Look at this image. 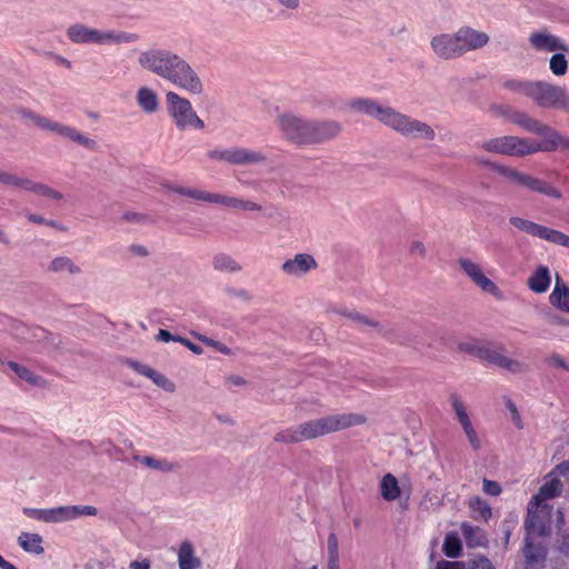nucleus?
Instances as JSON below:
<instances>
[{
  "instance_id": "obj_1",
  "label": "nucleus",
  "mask_w": 569,
  "mask_h": 569,
  "mask_svg": "<svg viewBox=\"0 0 569 569\" xmlns=\"http://www.w3.org/2000/svg\"><path fill=\"white\" fill-rule=\"evenodd\" d=\"M138 66L153 73L189 94H202L204 87L201 78L190 63L176 52L151 47L139 52Z\"/></svg>"
},
{
  "instance_id": "obj_2",
  "label": "nucleus",
  "mask_w": 569,
  "mask_h": 569,
  "mask_svg": "<svg viewBox=\"0 0 569 569\" xmlns=\"http://www.w3.org/2000/svg\"><path fill=\"white\" fill-rule=\"evenodd\" d=\"M276 124L281 138L298 148L329 143L342 132L337 120L307 118L291 111L278 114Z\"/></svg>"
},
{
  "instance_id": "obj_3",
  "label": "nucleus",
  "mask_w": 569,
  "mask_h": 569,
  "mask_svg": "<svg viewBox=\"0 0 569 569\" xmlns=\"http://www.w3.org/2000/svg\"><path fill=\"white\" fill-rule=\"evenodd\" d=\"M349 107L357 112L376 119L405 138L428 142L436 139V131L429 123L402 113L390 106L382 104L375 99L356 98L349 102Z\"/></svg>"
},
{
  "instance_id": "obj_4",
  "label": "nucleus",
  "mask_w": 569,
  "mask_h": 569,
  "mask_svg": "<svg viewBox=\"0 0 569 569\" xmlns=\"http://www.w3.org/2000/svg\"><path fill=\"white\" fill-rule=\"evenodd\" d=\"M507 91L527 98L541 109H557L569 112V92L566 87L545 80L509 78L501 82Z\"/></svg>"
},
{
  "instance_id": "obj_5",
  "label": "nucleus",
  "mask_w": 569,
  "mask_h": 569,
  "mask_svg": "<svg viewBox=\"0 0 569 569\" xmlns=\"http://www.w3.org/2000/svg\"><path fill=\"white\" fill-rule=\"evenodd\" d=\"M363 422L365 418L355 413L327 416L281 430L276 433L274 441L282 443H297L347 429L352 426L361 425Z\"/></svg>"
},
{
  "instance_id": "obj_6",
  "label": "nucleus",
  "mask_w": 569,
  "mask_h": 569,
  "mask_svg": "<svg viewBox=\"0 0 569 569\" xmlns=\"http://www.w3.org/2000/svg\"><path fill=\"white\" fill-rule=\"evenodd\" d=\"M68 39L76 44L112 46L134 43L140 36L134 32L119 31L114 29L100 30L90 28L83 23H73L67 29Z\"/></svg>"
},
{
  "instance_id": "obj_7",
  "label": "nucleus",
  "mask_w": 569,
  "mask_h": 569,
  "mask_svg": "<svg viewBox=\"0 0 569 569\" xmlns=\"http://www.w3.org/2000/svg\"><path fill=\"white\" fill-rule=\"evenodd\" d=\"M459 349L511 373H520L527 369L525 363L505 356L500 346L489 342L466 341L459 343Z\"/></svg>"
},
{
  "instance_id": "obj_8",
  "label": "nucleus",
  "mask_w": 569,
  "mask_h": 569,
  "mask_svg": "<svg viewBox=\"0 0 569 569\" xmlns=\"http://www.w3.org/2000/svg\"><path fill=\"white\" fill-rule=\"evenodd\" d=\"M207 157L212 161L236 167L266 164L268 161L264 152L238 146L211 149L207 151Z\"/></svg>"
},
{
  "instance_id": "obj_9",
  "label": "nucleus",
  "mask_w": 569,
  "mask_h": 569,
  "mask_svg": "<svg viewBox=\"0 0 569 569\" xmlns=\"http://www.w3.org/2000/svg\"><path fill=\"white\" fill-rule=\"evenodd\" d=\"M166 101L168 113L179 131H184L189 128L198 130L204 128L203 120L198 117L187 98L181 97L177 92L169 91L166 93Z\"/></svg>"
},
{
  "instance_id": "obj_10",
  "label": "nucleus",
  "mask_w": 569,
  "mask_h": 569,
  "mask_svg": "<svg viewBox=\"0 0 569 569\" xmlns=\"http://www.w3.org/2000/svg\"><path fill=\"white\" fill-rule=\"evenodd\" d=\"M497 169L499 170V176L503 177L508 183L512 186L553 199H560L562 197L561 192L555 186L538 177L511 167H499Z\"/></svg>"
},
{
  "instance_id": "obj_11",
  "label": "nucleus",
  "mask_w": 569,
  "mask_h": 569,
  "mask_svg": "<svg viewBox=\"0 0 569 569\" xmlns=\"http://www.w3.org/2000/svg\"><path fill=\"white\" fill-rule=\"evenodd\" d=\"M497 169L499 170V176L503 177L508 183L512 186L553 199H560L562 197L561 192L555 186L538 177L511 167H499Z\"/></svg>"
},
{
  "instance_id": "obj_12",
  "label": "nucleus",
  "mask_w": 569,
  "mask_h": 569,
  "mask_svg": "<svg viewBox=\"0 0 569 569\" xmlns=\"http://www.w3.org/2000/svg\"><path fill=\"white\" fill-rule=\"evenodd\" d=\"M481 149L487 152L498 153L509 157H525L538 152V147L531 143L529 138L517 136H502L491 138L481 143Z\"/></svg>"
},
{
  "instance_id": "obj_13",
  "label": "nucleus",
  "mask_w": 569,
  "mask_h": 569,
  "mask_svg": "<svg viewBox=\"0 0 569 569\" xmlns=\"http://www.w3.org/2000/svg\"><path fill=\"white\" fill-rule=\"evenodd\" d=\"M552 506L541 505L538 507L533 501L528 505V512L525 519V528L528 536H548L551 533Z\"/></svg>"
},
{
  "instance_id": "obj_14",
  "label": "nucleus",
  "mask_w": 569,
  "mask_h": 569,
  "mask_svg": "<svg viewBox=\"0 0 569 569\" xmlns=\"http://www.w3.org/2000/svg\"><path fill=\"white\" fill-rule=\"evenodd\" d=\"M318 268L316 258L306 252L296 253L292 258L284 260L280 267L283 274L291 278H303Z\"/></svg>"
},
{
  "instance_id": "obj_15",
  "label": "nucleus",
  "mask_w": 569,
  "mask_h": 569,
  "mask_svg": "<svg viewBox=\"0 0 569 569\" xmlns=\"http://www.w3.org/2000/svg\"><path fill=\"white\" fill-rule=\"evenodd\" d=\"M523 130L530 133H535L545 138L542 142H537L531 139V143L538 147V152H551L555 151L556 141L559 139V132L551 127L542 123L541 121L529 116L527 119Z\"/></svg>"
},
{
  "instance_id": "obj_16",
  "label": "nucleus",
  "mask_w": 569,
  "mask_h": 569,
  "mask_svg": "<svg viewBox=\"0 0 569 569\" xmlns=\"http://www.w3.org/2000/svg\"><path fill=\"white\" fill-rule=\"evenodd\" d=\"M430 47L435 56L441 60H453L461 57L456 32L433 36Z\"/></svg>"
},
{
  "instance_id": "obj_17",
  "label": "nucleus",
  "mask_w": 569,
  "mask_h": 569,
  "mask_svg": "<svg viewBox=\"0 0 569 569\" xmlns=\"http://www.w3.org/2000/svg\"><path fill=\"white\" fill-rule=\"evenodd\" d=\"M461 57L469 51H476L486 47L489 36L469 26H463L456 31Z\"/></svg>"
},
{
  "instance_id": "obj_18",
  "label": "nucleus",
  "mask_w": 569,
  "mask_h": 569,
  "mask_svg": "<svg viewBox=\"0 0 569 569\" xmlns=\"http://www.w3.org/2000/svg\"><path fill=\"white\" fill-rule=\"evenodd\" d=\"M458 264L463 270V272L471 279V281L476 286H478L483 292L490 293L495 297H498L500 295L498 286L483 274L479 264L467 258H460L458 260Z\"/></svg>"
},
{
  "instance_id": "obj_19",
  "label": "nucleus",
  "mask_w": 569,
  "mask_h": 569,
  "mask_svg": "<svg viewBox=\"0 0 569 569\" xmlns=\"http://www.w3.org/2000/svg\"><path fill=\"white\" fill-rule=\"evenodd\" d=\"M509 222L511 226H513L515 228L519 229L522 232L543 239L555 244H557L558 238L560 237L561 232L519 217H511L509 219Z\"/></svg>"
},
{
  "instance_id": "obj_20",
  "label": "nucleus",
  "mask_w": 569,
  "mask_h": 569,
  "mask_svg": "<svg viewBox=\"0 0 569 569\" xmlns=\"http://www.w3.org/2000/svg\"><path fill=\"white\" fill-rule=\"evenodd\" d=\"M529 43L537 51H548V52H568L569 47L558 37L549 33L547 30H540L532 32L529 36Z\"/></svg>"
},
{
  "instance_id": "obj_21",
  "label": "nucleus",
  "mask_w": 569,
  "mask_h": 569,
  "mask_svg": "<svg viewBox=\"0 0 569 569\" xmlns=\"http://www.w3.org/2000/svg\"><path fill=\"white\" fill-rule=\"evenodd\" d=\"M452 408L456 412L457 419L461 423L463 431L473 449L480 448V440L475 431L471 420L467 413L466 407L458 395L452 393L450 396Z\"/></svg>"
},
{
  "instance_id": "obj_22",
  "label": "nucleus",
  "mask_w": 569,
  "mask_h": 569,
  "mask_svg": "<svg viewBox=\"0 0 569 569\" xmlns=\"http://www.w3.org/2000/svg\"><path fill=\"white\" fill-rule=\"evenodd\" d=\"M123 363L126 366L130 367L137 373L144 376V377L149 378L150 380H152L158 387H161L168 391L173 390V388H174L173 383L171 381H169V379L166 376L157 372L151 367L143 365L139 361H136L133 359H129V358L124 359Z\"/></svg>"
},
{
  "instance_id": "obj_23",
  "label": "nucleus",
  "mask_w": 569,
  "mask_h": 569,
  "mask_svg": "<svg viewBox=\"0 0 569 569\" xmlns=\"http://www.w3.org/2000/svg\"><path fill=\"white\" fill-rule=\"evenodd\" d=\"M52 132H56L57 134L69 139L90 151H96L98 149V143L96 140L87 137L72 127L57 122Z\"/></svg>"
},
{
  "instance_id": "obj_24",
  "label": "nucleus",
  "mask_w": 569,
  "mask_h": 569,
  "mask_svg": "<svg viewBox=\"0 0 569 569\" xmlns=\"http://www.w3.org/2000/svg\"><path fill=\"white\" fill-rule=\"evenodd\" d=\"M562 491V483L558 477H546L545 483L540 487L537 495H535L530 501H533L538 507L547 505L546 501L559 497Z\"/></svg>"
},
{
  "instance_id": "obj_25",
  "label": "nucleus",
  "mask_w": 569,
  "mask_h": 569,
  "mask_svg": "<svg viewBox=\"0 0 569 569\" xmlns=\"http://www.w3.org/2000/svg\"><path fill=\"white\" fill-rule=\"evenodd\" d=\"M74 508L57 507L52 509H29L26 512L46 522H58L72 519Z\"/></svg>"
},
{
  "instance_id": "obj_26",
  "label": "nucleus",
  "mask_w": 569,
  "mask_h": 569,
  "mask_svg": "<svg viewBox=\"0 0 569 569\" xmlns=\"http://www.w3.org/2000/svg\"><path fill=\"white\" fill-rule=\"evenodd\" d=\"M551 283V277L548 267L538 266L532 274L528 278L527 284L535 293L546 292Z\"/></svg>"
},
{
  "instance_id": "obj_27",
  "label": "nucleus",
  "mask_w": 569,
  "mask_h": 569,
  "mask_svg": "<svg viewBox=\"0 0 569 569\" xmlns=\"http://www.w3.org/2000/svg\"><path fill=\"white\" fill-rule=\"evenodd\" d=\"M136 101L140 109L148 114L154 113L159 109L158 94L149 87H141L138 89Z\"/></svg>"
},
{
  "instance_id": "obj_28",
  "label": "nucleus",
  "mask_w": 569,
  "mask_h": 569,
  "mask_svg": "<svg viewBox=\"0 0 569 569\" xmlns=\"http://www.w3.org/2000/svg\"><path fill=\"white\" fill-rule=\"evenodd\" d=\"M48 271L53 273H67L78 276L82 273V269L71 258L67 256H58L48 264Z\"/></svg>"
},
{
  "instance_id": "obj_29",
  "label": "nucleus",
  "mask_w": 569,
  "mask_h": 569,
  "mask_svg": "<svg viewBox=\"0 0 569 569\" xmlns=\"http://www.w3.org/2000/svg\"><path fill=\"white\" fill-rule=\"evenodd\" d=\"M178 563L180 569L200 568L201 560L194 555V549L190 541L181 542L178 551Z\"/></svg>"
},
{
  "instance_id": "obj_30",
  "label": "nucleus",
  "mask_w": 569,
  "mask_h": 569,
  "mask_svg": "<svg viewBox=\"0 0 569 569\" xmlns=\"http://www.w3.org/2000/svg\"><path fill=\"white\" fill-rule=\"evenodd\" d=\"M550 303L557 309L569 312V287L557 277L555 288L549 296Z\"/></svg>"
},
{
  "instance_id": "obj_31",
  "label": "nucleus",
  "mask_w": 569,
  "mask_h": 569,
  "mask_svg": "<svg viewBox=\"0 0 569 569\" xmlns=\"http://www.w3.org/2000/svg\"><path fill=\"white\" fill-rule=\"evenodd\" d=\"M168 189L178 194L188 197L199 202H207L216 204L218 193L208 192L200 189L194 188H184L179 186H170Z\"/></svg>"
},
{
  "instance_id": "obj_32",
  "label": "nucleus",
  "mask_w": 569,
  "mask_h": 569,
  "mask_svg": "<svg viewBox=\"0 0 569 569\" xmlns=\"http://www.w3.org/2000/svg\"><path fill=\"white\" fill-rule=\"evenodd\" d=\"M461 533L469 548L481 547L487 542L486 532L481 528L467 522L461 525Z\"/></svg>"
},
{
  "instance_id": "obj_33",
  "label": "nucleus",
  "mask_w": 569,
  "mask_h": 569,
  "mask_svg": "<svg viewBox=\"0 0 569 569\" xmlns=\"http://www.w3.org/2000/svg\"><path fill=\"white\" fill-rule=\"evenodd\" d=\"M216 204H221L228 208L242 209L247 211L261 210V206L253 201L243 200L237 197L224 196L221 193H218Z\"/></svg>"
},
{
  "instance_id": "obj_34",
  "label": "nucleus",
  "mask_w": 569,
  "mask_h": 569,
  "mask_svg": "<svg viewBox=\"0 0 569 569\" xmlns=\"http://www.w3.org/2000/svg\"><path fill=\"white\" fill-rule=\"evenodd\" d=\"M21 189L27 190V191H31V192H33V193H36L38 196L51 198V199H54V200H60L63 197L61 192L50 188L47 184H43V183H40V182H36V181H32L30 179H24V178H23V181L21 183Z\"/></svg>"
},
{
  "instance_id": "obj_35",
  "label": "nucleus",
  "mask_w": 569,
  "mask_h": 569,
  "mask_svg": "<svg viewBox=\"0 0 569 569\" xmlns=\"http://www.w3.org/2000/svg\"><path fill=\"white\" fill-rule=\"evenodd\" d=\"M381 496L387 501H395L400 497V488L397 478L387 473L382 477L380 482Z\"/></svg>"
},
{
  "instance_id": "obj_36",
  "label": "nucleus",
  "mask_w": 569,
  "mask_h": 569,
  "mask_svg": "<svg viewBox=\"0 0 569 569\" xmlns=\"http://www.w3.org/2000/svg\"><path fill=\"white\" fill-rule=\"evenodd\" d=\"M212 267L220 272H239L242 268L240 263L227 253H217L212 258Z\"/></svg>"
},
{
  "instance_id": "obj_37",
  "label": "nucleus",
  "mask_w": 569,
  "mask_h": 569,
  "mask_svg": "<svg viewBox=\"0 0 569 569\" xmlns=\"http://www.w3.org/2000/svg\"><path fill=\"white\" fill-rule=\"evenodd\" d=\"M18 542L20 547L27 552L41 555L44 551L43 547L41 546L42 538L38 533L22 532L18 538Z\"/></svg>"
},
{
  "instance_id": "obj_38",
  "label": "nucleus",
  "mask_w": 569,
  "mask_h": 569,
  "mask_svg": "<svg viewBox=\"0 0 569 569\" xmlns=\"http://www.w3.org/2000/svg\"><path fill=\"white\" fill-rule=\"evenodd\" d=\"M8 367L21 379V380H24L26 382H28L29 385L31 386H37V387H43L44 386V380L40 377V376H37L34 375L32 371H30L28 368L17 363V362H13V361H10L8 362Z\"/></svg>"
},
{
  "instance_id": "obj_39",
  "label": "nucleus",
  "mask_w": 569,
  "mask_h": 569,
  "mask_svg": "<svg viewBox=\"0 0 569 569\" xmlns=\"http://www.w3.org/2000/svg\"><path fill=\"white\" fill-rule=\"evenodd\" d=\"M18 114L21 119L26 121H31L34 126L38 128H41L43 130L53 131V127L56 126V121H52L46 117H42L38 113L32 112L28 109H19Z\"/></svg>"
},
{
  "instance_id": "obj_40",
  "label": "nucleus",
  "mask_w": 569,
  "mask_h": 569,
  "mask_svg": "<svg viewBox=\"0 0 569 569\" xmlns=\"http://www.w3.org/2000/svg\"><path fill=\"white\" fill-rule=\"evenodd\" d=\"M469 508L470 510L476 513L477 516H473L475 519H481L483 521H488L492 516V509L487 503L486 500H483L480 497H473L469 501Z\"/></svg>"
},
{
  "instance_id": "obj_41",
  "label": "nucleus",
  "mask_w": 569,
  "mask_h": 569,
  "mask_svg": "<svg viewBox=\"0 0 569 569\" xmlns=\"http://www.w3.org/2000/svg\"><path fill=\"white\" fill-rule=\"evenodd\" d=\"M325 317L327 318H348L350 320H367L365 316H360L352 309L345 306H330L326 309Z\"/></svg>"
},
{
  "instance_id": "obj_42",
  "label": "nucleus",
  "mask_w": 569,
  "mask_h": 569,
  "mask_svg": "<svg viewBox=\"0 0 569 569\" xmlns=\"http://www.w3.org/2000/svg\"><path fill=\"white\" fill-rule=\"evenodd\" d=\"M19 323L20 326L17 328V330L23 335H27L22 337L23 340L28 342H34L40 341L46 337V330L42 327L38 325L29 326L27 322Z\"/></svg>"
},
{
  "instance_id": "obj_43",
  "label": "nucleus",
  "mask_w": 569,
  "mask_h": 569,
  "mask_svg": "<svg viewBox=\"0 0 569 569\" xmlns=\"http://www.w3.org/2000/svg\"><path fill=\"white\" fill-rule=\"evenodd\" d=\"M531 536H526L525 547H523V556L529 563L538 562L542 560L546 556V552L542 547L533 545L530 541Z\"/></svg>"
},
{
  "instance_id": "obj_44",
  "label": "nucleus",
  "mask_w": 569,
  "mask_h": 569,
  "mask_svg": "<svg viewBox=\"0 0 569 569\" xmlns=\"http://www.w3.org/2000/svg\"><path fill=\"white\" fill-rule=\"evenodd\" d=\"M442 550L449 558L459 557L462 550L460 539L453 533H448L445 538Z\"/></svg>"
},
{
  "instance_id": "obj_45",
  "label": "nucleus",
  "mask_w": 569,
  "mask_h": 569,
  "mask_svg": "<svg viewBox=\"0 0 569 569\" xmlns=\"http://www.w3.org/2000/svg\"><path fill=\"white\" fill-rule=\"evenodd\" d=\"M550 71L557 76L561 77L567 73L568 70V61L563 54V52L559 51L553 53L549 60Z\"/></svg>"
},
{
  "instance_id": "obj_46",
  "label": "nucleus",
  "mask_w": 569,
  "mask_h": 569,
  "mask_svg": "<svg viewBox=\"0 0 569 569\" xmlns=\"http://www.w3.org/2000/svg\"><path fill=\"white\" fill-rule=\"evenodd\" d=\"M142 463H144L149 468L160 470L163 472H169L177 468L176 463H172L166 459H156V458L149 457V456H147L142 459Z\"/></svg>"
},
{
  "instance_id": "obj_47",
  "label": "nucleus",
  "mask_w": 569,
  "mask_h": 569,
  "mask_svg": "<svg viewBox=\"0 0 569 569\" xmlns=\"http://www.w3.org/2000/svg\"><path fill=\"white\" fill-rule=\"evenodd\" d=\"M338 538L336 533H330L328 537V565H338Z\"/></svg>"
},
{
  "instance_id": "obj_48",
  "label": "nucleus",
  "mask_w": 569,
  "mask_h": 569,
  "mask_svg": "<svg viewBox=\"0 0 569 569\" xmlns=\"http://www.w3.org/2000/svg\"><path fill=\"white\" fill-rule=\"evenodd\" d=\"M224 292L229 298H234L242 301H249L251 299L250 292L246 289L227 287Z\"/></svg>"
},
{
  "instance_id": "obj_49",
  "label": "nucleus",
  "mask_w": 569,
  "mask_h": 569,
  "mask_svg": "<svg viewBox=\"0 0 569 569\" xmlns=\"http://www.w3.org/2000/svg\"><path fill=\"white\" fill-rule=\"evenodd\" d=\"M467 569H496L492 562L486 557H478L468 562Z\"/></svg>"
},
{
  "instance_id": "obj_50",
  "label": "nucleus",
  "mask_w": 569,
  "mask_h": 569,
  "mask_svg": "<svg viewBox=\"0 0 569 569\" xmlns=\"http://www.w3.org/2000/svg\"><path fill=\"white\" fill-rule=\"evenodd\" d=\"M122 220L131 223L144 224L149 222V217L143 213L128 211L123 213Z\"/></svg>"
},
{
  "instance_id": "obj_51",
  "label": "nucleus",
  "mask_w": 569,
  "mask_h": 569,
  "mask_svg": "<svg viewBox=\"0 0 569 569\" xmlns=\"http://www.w3.org/2000/svg\"><path fill=\"white\" fill-rule=\"evenodd\" d=\"M482 490L485 493L497 497L501 493V487L497 481L483 479L482 481Z\"/></svg>"
},
{
  "instance_id": "obj_52",
  "label": "nucleus",
  "mask_w": 569,
  "mask_h": 569,
  "mask_svg": "<svg viewBox=\"0 0 569 569\" xmlns=\"http://www.w3.org/2000/svg\"><path fill=\"white\" fill-rule=\"evenodd\" d=\"M22 181H23V178H20L16 174H11L6 171H0V182L3 184L21 188Z\"/></svg>"
},
{
  "instance_id": "obj_53",
  "label": "nucleus",
  "mask_w": 569,
  "mask_h": 569,
  "mask_svg": "<svg viewBox=\"0 0 569 569\" xmlns=\"http://www.w3.org/2000/svg\"><path fill=\"white\" fill-rule=\"evenodd\" d=\"M69 508H74L72 512V519L80 517V516H96L98 510L96 507L92 506H68Z\"/></svg>"
},
{
  "instance_id": "obj_54",
  "label": "nucleus",
  "mask_w": 569,
  "mask_h": 569,
  "mask_svg": "<svg viewBox=\"0 0 569 569\" xmlns=\"http://www.w3.org/2000/svg\"><path fill=\"white\" fill-rule=\"evenodd\" d=\"M491 111L499 117H503L507 120H511V114L513 113L515 109L511 106L508 104H496L491 107Z\"/></svg>"
},
{
  "instance_id": "obj_55",
  "label": "nucleus",
  "mask_w": 569,
  "mask_h": 569,
  "mask_svg": "<svg viewBox=\"0 0 569 569\" xmlns=\"http://www.w3.org/2000/svg\"><path fill=\"white\" fill-rule=\"evenodd\" d=\"M552 476H556L558 478L563 477V478L569 479V460L557 465L556 468L551 472H549V477H552Z\"/></svg>"
},
{
  "instance_id": "obj_56",
  "label": "nucleus",
  "mask_w": 569,
  "mask_h": 569,
  "mask_svg": "<svg viewBox=\"0 0 569 569\" xmlns=\"http://www.w3.org/2000/svg\"><path fill=\"white\" fill-rule=\"evenodd\" d=\"M472 161L478 164V166H482V167H488L490 168L491 170H493L495 172H497L499 174V170L497 168L499 167H506L505 164H499V163H496V162H491L489 161L488 159L483 158V157H473L472 158Z\"/></svg>"
},
{
  "instance_id": "obj_57",
  "label": "nucleus",
  "mask_w": 569,
  "mask_h": 569,
  "mask_svg": "<svg viewBox=\"0 0 569 569\" xmlns=\"http://www.w3.org/2000/svg\"><path fill=\"white\" fill-rule=\"evenodd\" d=\"M528 118H529V114H527L523 111L515 109L513 113L511 114L510 122H512L515 124H518V126H520L523 129Z\"/></svg>"
},
{
  "instance_id": "obj_58",
  "label": "nucleus",
  "mask_w": 569,
  "mask_h": 569,
  "mask_svg": "<svg viewBox=\"0 0 569 569\" xmlns=\"http://www.w3.org/2000/svg\"><path fill=\"white\" fill-rule=\"evenodd\" d=\"M506 405H507V408L511 412L513 422L516 423V426L519 429H521L522 428V421H521V418H520V415L518 412V409H517L516 405L510 399L507 400Z\"/></svg>"
},
{
  "instance_id": "obj_59",
  "label": "nucleus",
  "mask_w": 569,
  "mask_h": 569,
  "mask_svg": "<svg viewBox=\"0 0 569 569\" xmlns=\"http://www.w3.org/2000/svg\"><path fill=\"white\" fill-rule=\"evenodd\" d=\"M436 569H466V567L461 562L441 560L437 562Z\"/></svg>"
},
{
  "instance_id": "obj_60",
  "label": "nucleus",
  "mask_w": 569,
  "mask_h": 569,
  "mask_svg": "<svg viewBox=\"0 0 569 569\" xmlns=\"http://www.w3.org/2000/svg\"><path fill=\"white\" fill-rule=\"evenodd\" d=\"M409 251L412 256H418L421 258L426 254L425 246L420 241H413L409 247Z\"/></svg>"
},
{
  "instance_id": "obj_61",
  "label": "nucleus",
  "mask_w": 569,
  "mask_h": 569,
  "mask_svg": "<svg viewBox=\"0 0 569 569\" xmlns=\"http://www.w3.org/2000/svg\"><path fill=\"white\" fill-rule=\"evenodd\" d=\"M129 569H151V561L149 559L133 560L130 562Z\"/></svg>"
},
{
  "instance_id": "obj_62",
  "label": "nucleus",
  "mask_w": 569,
  "mask_h": 569,
  "mask_svg": "<svg viewBox=\"0 0 569 569\" xmlns=\"http://www.w3.org/2000/svg\"><path fill=\"white\" fill-rule=\"evenodd\" d=\"M202 341H204L209 346L214 347L217 350H219L220 352H222L224 355H229L230 353L229 348L226 347L224 345L218 342V341H214V340L208 339V338H203Z\"/></svg>"
},
{
  "instance_id": "obj_63",
  "label": "nucleus",
  "mask_w": 569,
  "mask_h": 569,
  "mask_svg": "<svg viewBox=\"0 0 569 569\" xmlns=\"http://www.w3.org/2000/svg\"><path fill=\"white\" fill-rule=\"evenodd\" d=\"M549 362L556 367H559V368H562L567 371H569V366L567 365V362L565 361V359H562L560 356L558 355H552L550 358H549Z\"/></svg>"
},
{
  "instance_id": "obj_64",
  "label": "nucleus",
  "mask_w": 569,
  "mask_h": 569,
  "mask_svg": "<svg viewBox=\"0 0 569 569\" xmlns=\"http://www.w3.org/2000/svg\"><path fill=\"white\" fill-rule=\"evenodd\" d=\"M129 250L131 253L139 256V257H147L149 254L148 249L141 244H132V246H130Z\"/></svg>"
}]
</instances>
